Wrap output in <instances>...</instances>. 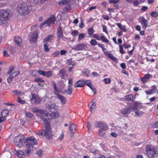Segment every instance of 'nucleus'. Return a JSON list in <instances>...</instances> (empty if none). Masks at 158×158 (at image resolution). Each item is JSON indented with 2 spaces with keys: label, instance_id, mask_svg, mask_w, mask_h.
<instances>
[{
  "label": "nucleus",
  "instance_id": "nucleus-1",
  "mask_svg": "<svg viewBox=\"0 0 158 158\" xmlns=\"http://www.w3.org/2000/svg\"><path fill=\"white\" fill-rule=\"evenodd\" d=\"M31 8L30 5H28L25 3L18 5L17 11L21 15H25L30 12Z\"/></svg>",
  "mask_w": 158,
  "mask_h": 158
},
{
  "label": "nucleus",
  "instance_id": "nucleus-2",
  "mask_svg": "<svg viewBox=\"0 0 158 158\" xmlns=\"http://www.w3.org/2000/svg\"><path fill=\"white\" fill-rule=\"evenodd\" d=\"M9 10H0V25L5 26L7 24L6 21L10 17V15Z\"/></svg>",
  "mask_w": 158,
  "mask_h": 158
},
{
  "label": "nucleus",
  "instance_id": "nucleus-3",
  "mask_svg": "<svg viewBox=\"0 0 158 158\" xmlns=\"http://www.w3.org/2000/svg\"><path fill=\"white\" fill-rule=\"evenodd\" d=\"M40 115V118L43 120L45 125L47 124H50L49 120L51 117V114L43 110Z\"/></svg>",
  "mask_w": 158,
  "mask_h": 158
},
{
  "label": "nucleus",
  "instance_id": "nucleus-4",
  "mask_svg": "<svg viewBox=\"0 0 158 158\" xmlns=\"http://www.w3.org/2000/svg\"><path fill=\"white\" fill-rule=\"evenodd\" d=\"M23 144L27 148H32L33 145L37 144V140L33 136L26 139L24 140Z\"/></svg>",
  "mask_w": 158,
  "mask_h": 158
},
{
  "label": "nucleus",
  "instance_id": "nucleus-5",
  "mask_svg": "<svg viewBox=\"0 0 158 158\" xmlns=\"http://www.w3.org/2000/svg\"><path fill=\"white\" fill-rule=\"evenodd\" d=\"M43 135L46 139L50 140L52 136V132L50 124L45 125V128L43 130Z\"/></svg>",
  "mask_w": 158,
  "mask_h": 158
},
{
  "label": "nucleus",
  "instance_id": "nucleus-6",
  "mask_svg": "<svg viewBox=\"0 0 158 158\" xmlns=\"http://www.w3.org/2000/svg\"><path fill=\"white\" fill-rule=\"evenodd\" d=\"M148 156L149 158H154L158 155V153L156 151L155 147L152 145L148 146L146 148Z\"/></svg>",
  "mask_w": 158,
  "mask_h": 158
},
{
  "label": "nucleus",
  "instance_id": "nucleus-7",
  "mask_svg": "<svg viewBox=\"0 0 158 158\" xmlns=\"http://www.w3.org/2000/svg\"><path fill=\"white\" fill-rule=\"evenodd\" d=\"M56 20V18L55 15H53L51 17L48 18L46 20L40 25V27L41 28L44 26H51L54 24Z\"/></svg>",
  "mask_w": 158,
  "mask_h": 158
},
{
  "label": "nucleus",
  "instance_id": "nucleus-8",
  "mask_svg": "<svg viewBox=\"0 0 158 158\" xmlns=\"http://www.w3.org/2000/svg\"><path fill=\"white\" fill-rule=\"evenodd\" d=\"M24 136L23 135H19L16 137L14 140L15 145L18 147H20L23 144L24 141Z\"/></svg>",
  "mask_w": 158,
  "mask_h": 158
},
{
  "label": "nucleus",
  "instance_id": "nucleus-9",
  "mask_svg": "<svg viewBox=\"0 0 158 158\" xmlns=\"http://www.w3.org/2000/svg\"><path fill=\"white\" fill-rule=\"evenodd\" d=\"M45 105L46 108L52 112H55L57 109V106L55 104L52 102H49L47 103Z\"/></svg>",
  "mask_w": 158,
  "mask_h": 158
},
{
  "label": "nucleus",
  "instance_id": "nucleus-10",
  "mask_svg": "<svg viewBox=\"0 0 158 158\" xmlns=\"http://www.w3.org/2000/svg\"><path fill=\"white\" fill-rule=\"evenodd\" d=\"M87 48V46L83 43L76 45L72 48V49L78 51L82 50Z\"/></svg>",
  "mask_w": 158,
  "mask_h": 158
},
{
  "label": "nucleus",
  "instance_id": "nucleus-11",
  "mask_svg": "<svg viewBox=\"0 0 158 158\" xmlns=\"http://www.w3.org/2000/svg\"><path fill=\"white\" fill-rule=\"evenodd\" d=\"M95 126L102 130H107L108 128L107 124L102 122H96L95 123Z\"/></svg>",
  "mask_w": 158,
  "mask_h": 158
},
{
  "label": "nucleus",
  "instance_id": "nucleus-12",
  "mask_svg": "<svg viewBox=\"0 0 158 158\" xmlns=\"http://www.w3.org/2000/svg\"><path fill=\"white\" fill-rule=\"evenodd\" d=\"M38 38V34L36 32L32 33L29 37V40L31 43H35Z\"/></svg>",
  "mask_w": 158,
  "mask_h": 158
},
{
  "label": "nucleus",
  "instance_id": "nucleus-13",
  "mask_svg": "<svg viewBox=\"0 0 158 158\" xmlns=\"http://www.w3.org/2000/svg\"><path fill=\"white\" fill-rule=\"evenodd\" d=\"M69 0H62L59 2L58 3L59 5H64L67 4V5L65 6V8L68 10H69L70 9L71 6L70 4V3L69 1Z\"/></svg>",
  "mask_w": 158,
  "mask_h": 158
},
{
  "label": "nucleus",
  "instance_id": "nucleus-14",
  "mask_svg": "<svg viewBox=\"0 0 158 158\" xmlns=\"http://www.w3.org/2000/svg\"><path fill=\"white\" fill-rule=\"evenodd\" d=\"M32 102L36 104H39L41 101V99L39 97L32 94V97L31 99Z\"/></svg>",
  "mask_w": 158,
  "mask_h": 158
},
{
  "label": "nucleus",
  "instance_id": "nucleus-15",
  "mask_svg": "<svg viewBox=\"0 0 158 158\" xmlns=\"http://www.w3.org/2000/svg\"><path fill=\"white\" fill-rule=\"evenodd\" d=\"M140 19L141 20L140 23L142 25L143 28L144 30H146L148 25V21L143 17H141Z\"/></svg>",
  "mask_w": 158,
  "mask_h": 158
},
{
  "label": "nucleus",
  "instance_id": "nucleus-16",
  "mask_svg": "<svg viewBox=\"0 0 158 158\" xmlns=\"http://www.w3.org/2000/svg\"><path fill=\"white\" fill-rule=\"evenodd\" d=\"M131 107L123 108L122 110L121 113L123 115L128 117V114L131 112Z\"/></svg>",
  "mask_w": 158,
  "mask_h": 158
},
{
  "label": "nucleus",
  "instance_id": "nucleus-17",
  "mask_svg": "<svg viewBox=\"0 0 158 158\" xmlns=\"http://www.w3.org/2000/svg\"><path fill=\"white\" fill-rule=\"evenodd\" d=\"M76 126L74 124H71L70 123L69 130L70 132V136L71 137L73 136L74 132L73 131V129L74 131H76L77 129L76 128Z\"/></svg>",
  "mask_w": 158,
  "mask_h": 158
},
{
  "label": "nucleus",
  "instance_id": "nucleus-18",
  "mask_svg": "<svg viewBox=\"0 0 158 158\" xmlns=\"http://www.w3.org/2000/svg\"><path fill=\"white\" fill-rule=\"evenodd\" d=\"M57 37L58 38V41H59L60 38L63 37V32L62 28L60 27L57 29Z\"/></svg>",
  "mask_w": 158,
  "mask_h": 158
},
{
  "label": "nucleus",
  "instance_id": "nucleus-19",
  "mask_svg": "<svg viewBox=\"0 0 158 158\" xmlns=\"http://www.w3.org/2000/svg\"><path fill=\"white\" fill-rule=\"evenodd\" d=\"M75 87H82L84 86V80H79L76 82L74 85Z\"/></svg>",
  "mask_w": 158,
  "mask_h": 158
},
{
  "label": "nucleus",
  "instance_id": "nucleus-20",
  "mask_svg": "<svg viewBox=\"0 0 158 158\" xmlns=\"http://www.w3.org/2000/svg\"><path fill=\"white\" fill-rule=\"evenodd\" d=\"M150 77L151 75L149 74H145L143 77L141 78V81L144 84L148 81V79L150 78Z\"/></svg>",
  "mask_w": 158,
  "mask_h": 158
},
{
  "label": "nucleus",
  "instance_id": "nucleus-21",
  "mask_svg": "<svg viewBox=\"0 0 158 158\" xmlns=\"http://www.w3.org/2000/svg\"><path fill=\"white\" fill-rule=\"evenodd\" d=\"M14 41L15 44H17L18 46H20L22 43V39L19 36L15 37V38Z\"/></svg>",
  "mask_w": 158,
  "mask_h": 158
},
{
  "label": "nucleus",
  "instance_id": "nucleus-22",
  "mask_svg": "<svg viewBox=\"0 0 158 158\" xmlns=\"http://www.w3.org/2000/svg\"><path fill=\"white\" fill-rule=\"evenodd\" d=\"M56 95L58 98L60 99L61 103L65 104L66 100V98L62 95L57 94Z\"/></svg>",
  "mask_w": 158,
  "mask_h": 158
},
{
  "label": "nucleus",
  "instance_id": "nucleus-23",
  "mask_svg": "<svg viewBox=\"0 0 158 158\" xmlns=\"http://www.w3.org/2000/svg\"><path fill=\"white\" fill-rule=\"evenodd\" d=\"M104 53L108 56V58H110L114 62L117 61L118 60L112 54L109 53L108 52H104Z\"/></svg>",
  "mask_w": 158,
  "mask_h": 158
},
{
  "label": "nucleus",
  "instance_id": "nucleus-24",
  "mask_svg": "<svg viewBox=\"0 0 158 158\" xmlns=\"http://www.w3.org/2000/svg\"><path fill=\"white\" fill-rule=\"evenodd\" d=\"M135 98L134 95L133 94L126 95L125 97V99L127 101H133Z\"/></svg>",
  "mask_w": 158,
  "mask_h": 158
},
{
  "label": "nucleus",
  "instance_id": "nucleus-25",
  "mask_svg": "<svg viewBox=\"0 0 158 158\" xmlns=\"http://www.w3.org/2000/svg\"><path fill=\"white\" fill-rule=\"evenodd\" d=\"M72 89L71 88V85H69L68 89H65L64 91V93L67 94L71 95L72 94Z\"/></svg>",
  "mask_w": 158,
  "mask_h": 158
},
{
  "label": "nucleus",
  "instance_id": "nucleus-26",
  "mask_svg": "<svg viewBox=\"0 0 158 158\" xmlns=\"http://www.w3.org/2000/svg\"><path fill=\"white\" fill-rule=\"evenodd\" d=\"M16 155L19 158H23L24 157V152L21 150H18L16 152Z\"/></svg>",
  "mask_w": 158,
  "mask_h": 158
},
{
  "label": "nucleus",
  "instance_id": "nucleus-27",
  "mask_svg": "<svg viewBox=\"0 0 158 158\" xmlns=\"http://www.w3.org/2000/svg\"><path fill=\"white\" fill-rule=\"evenodd\" d=\"M9 112L8 110L7 109H5L3 110L1 113V115L2 117L5 118L7 116Z\"/></svg>",
  "mask_w": 158,
  "mask_h": 158
},
{
  "label": "nucleus",
  "instance_id": "nucleus-28",
  "mask_svg": "<svg viewBox=\"0 0 158 158\" xmlns=\"http://www.w3.org/2000/svg\"><path fill=\"white\" fill-rule=\"evenodd\" d=\"M53 37V36L52 35H48L47 37L44 39L43 41L44 42L50 41Z\"/></svg>",
  "mask_w": 158,
  "mask_h": 158
},
{
  "label": "nucleus",
  "instance_id": "nucleus-29",
  "mask_svg": "<svg viewBox=\"0 0 158 158\" xmlns=\"http://www.w3.org/2000/svg\"><path fill=\"white\" fill-rule=\"evenodd\" d=\"M106 130L99 129L98 131L99 136L102 137H103L106 133Z\"/></svg>",
  "mask_w": 158,
  "mask_h": 158
},
{
  "label": "nucleus",
  "instance_id": "nucleus-30",
  "mask_svg": "<svg viewBox=\"0 0 158 158\" xmlns=\"http://www.w3.org/2000/svg\"><path fill=\"white\" fill-rule=\"evenodd\" d=\"M59 74L61 76V78H64V75L66 73V72H65V70L63 69L62 70H61L59 72Z\"/></svg>",
  "mask_w": 158,
  "mask_h": 158
},
{
  "label": "nucleus",
  "instance_id": "nucleus-31",
  "mask_svg": "<svg viewBox=\"0 0 158 158\" xmlns=\"http://www.w3.org/2000/svg\"><path fill=\"white\" fill-rule=\"evenodd\" d=\"M49 44L48 43L44 44V50L46 52H48L49 51V49L48 48V46Z\"/></svg>",
  "mask_w": 158,
  "mask_h": 158
},
{
  "label": "nucleus",
  "instance_id": "nucleus-32",
  "mask_svg": "<svg viewBox=\"0 0 158 158\" xmlns=\"http://www.w3.org/2000/svg\"><path fill=\"white\" fill-rule=\"evenodd\" d=\"M150 15L152 17L155 18L158 16V14L157 12L153 11L151 13Z\"/></svg>",
  "mask_w": 158,
  "mask_h": 158
},
{
  "label": "nucleus",
  "instance_id": "nucleus-33",
  "mask_svg": "<svg viewBox=\"0 0 158 158\" xmlns=\"http://www.w3.org/2000/svg\"><path fill=\"white\" fill-rule=\"evenodd\" d=\"M89 87L94 92V94H95L96 93L97 90L96 88L93 85H91Z\"/></svg>",
  "mask_w": 158,
  "mask_h": 158
},
{
  "label": "nucleus",
  "instance_id": "nucleus-34",
  "mask_svg": "<svg viewBox=\"0 0 158 158\" xmlns=\"http://www.w3.org/2000/svg\"><path fill=\"white\" fill-rule=\"evenodd\" d=\"M100 40H101L103 42L106 43H108L109 42V40L104 36H101Z\"/></svg>",
  "mask_w": 158,
  "mask_h": 158
},
{
  "label": "nucleus",
  "instance_id": "nucleus-35",
  "mask_svg": "<svg viewBox=\"0 0 158 158\" xmlns=\"http://www.w3.org/2000/svg\"><path fill=\"white\" fill-rule=\"evenodd\" d=\"M91 45L92 46H95L96 45L97 42L95 39H92L90 42Z\"/></svg>",
  "mask_w": 158,
  "mask_h": 158
},
{
  "label": "nucleus",
  "instance_id": "nucleus-36",
  "mask_svg": "<svg viewBox=\"0 0 158 158\" xmlns=\"http://www.w3.org/2000/svg\"><path fill=\"white\" fill-rule=\"evenodd\" d=\"M92 84L90 80L84 81V86L86 85L89 87Z\"/></svg>",
  "mask_w": 158,
  "mask_h": 158
},
{
  "label": "nucleus",
  "instance_id": "nucleus-37",
  "mask_svg": "<svg viewBox=\"0 0 158 158\" xmlns=\"http://www.w3.org/2000/svg\"><path fill=\"white\" fill-rule=\"evenodd\" d=\"M34 81L38 82H44V81L43 80L42 78H35Z\"/></svg>",
  "mask_w": 158,
  "mask_h": 158
},
{
  "label": "nucleus",
  "instance_id": "nucleus-38",
  "mask_svg": "<svg viewBox=\"0 0 158 158\" xmlns=\"http://www.w3.org/2000/svg\"><path fill=\"white\" fill-rule=\"evenodd\" d=\"M17 101L19 103L23 104H25L26 102L24 100H22L21 98L20 97H18Z\"/></svg>",
  "mask_w": 158,
  "mask_h": 158
},
{
  "label": "nucleus",
  "instance_id": "nucleus-39",
  "mask_svg": "<svg viewBox=\"0 0 158 158\" xmlns=\"http://www.w3.org/2000/svg\"><path fill=\"white\" fill-rule=\"evenodd\" d=\"M88 34L90 35H92L94 32V30L93 28H89L88 30Z\"/></svg>",
  "mask_w": 158,
  "mask_h": 158
},
{
  "label": "nucleus",
  "instance_id": "nucleus-40",
  "mask_svg": "<svg viewBox=\"0 0 158 158\" xmlns=\"http://www.w3.org/2000/svg\"><path fill=\"white\" fill-rule=\"evenodd\" d=\"M13 92L14 94L17 96L20 95L21 94V92L20 91L16 90H13Z\"/></svg>",
  "mask_w": 158,
  "mask_h": 158
},
{
  "label": "nucleus",
  "instance_id": "nucleus-41",
  "mask_svg": "<svg viewBox=\"0 0 158 158\" xmlns=\"http://www.w3.org/2000/svg\"><path fill=\"white\" fill-rule=\"evenodd\" d=\"M25 115L26 116L30 118H32L33 116V114L29 112H26L25 113Z\"/></svg>",
  "mask_w": 158,
  "mask_h": 158
},
{
  "label": "nucleus",
  "instance_id": "nucleus-42",
  "mask_svg": "<svg viewBox=\"0 0 158 158\" xmlns=\"http://www.w3.org/2000/svg\"><path fill=\"white\" fill-rule=\"evenodd\" d=\"M120 2L119 0H109V3H113L114 4H116Z\"/></svg>",
  "mask_w": 158,
  "mask_h": 158
},
{
  "label": "nucleus",
  "instance_id": "nucleus-43",
  "mask_svg": "<svg viewBox=\"0 0 158 158\" xmlns=\"http://www.w3.org/2000/svg\"><path fill=\"white\" fill-rule=\"evenodd\" d=\"M44 76L47 77H50L52 76V73L51 71L48 72H46V73Z\"/></svg>",
  "mask_w": 158,
  "mask_h": 158
},
{
  "label": "nucleus",
  "instance_id": "nucleus-44",
  "mask_svg": "<svg viewBox=\"0 0 158 158\" xmlns=\"http://www.w3.org/2000/svg\"><path fill=\"white\" fill-rule=\"evenodd\" d=\"M92 104L91 106L90 107V109L91 111H92V110L93 109H95V107L96 106V103L94 101H92Z\"/></svg>",
  "mask_w": 158,
  "mask_h": 158
},
{
  "label": "nucleus",
  "instance_id": "nucleus-45",
  "mask_svg": "<svg viewBox=\"0 0 158 158\" xmlns=\"http://www.w3.org/2000/svg\"><path fill=\"white\" fill-rule=\"evenodd\" d=\"M106 84H109L111 82V80L110 78H105L103 80Z\"/></svg>",
  "mask_w": 158,
  "mask_h": 158
},
{
  "label": "nucleus",
  "instance_id": "nucleus-46",
  "mask_svg": "<svg viewBox=\"0 0 158 158\" xmlns=\"http://www.w3.org/2000/svg\"><path fill=\"white\" fill-rule=\"evenodd\" d=\"M119 48H120L119 52H120L122 54H123L125 53V52L123 50V45H120Z\"/></svg>",
  "mask_w": 158,
  "mask_h": 158
},
{
  "label": "nucleus",
  "instance_id": "nucleus-47",
  "mask_svg": "<svg viewBox=\"0 0 158 158\" xmlns=\"http://www.w3.org/2000/svg\"><path fill=\"white\" fill-rule=\"evenodd\" d=\"M135 113L136 115L139 116L143 114L144 112L143 111H140L139 110H137L135 112Z\"/></svg>",
  "mask_w": 158,
  "mask_h": 158
},
{
  "label": "nucleus",
  "instance_id": "nucleus-48",
  "mask_svg": "<svg viewBox=\"0 0 158 158\" xmlns=\"http://www.w3.org/2000/svg\"><path fill=\"white\" fill-rule=\"evenodd\" d=\"M37 72L40 75H42L44 76L46 73V72L41 70H37Z\"/></svg>",
  "mask_w": 158,
  "mask_h": 158
},
{
  "label": "nucleus",
  "instance_id": "nucleus-49",
  "mask_svg": "<svg viewBox=\"0 0 158 158\" xmlns=\"http://www.w3.org/2000/svg\"><path fill=\"white\" fill-rule=\"evenodd\" d=\"M37 154L39 157H40L43 155V151L41 150H39L37 152Z\"/></svg>",
  "mask_w": 158,
  "mask_h": 158
},
{
  "label": "nucleus",
  "instance_id": "nucleus-50",
  "mask_svg": "<svg viewBox=\"0 0 158 158\" xmlns=\"http://www.w3.org/2000/svg\"><path fill=\"white\" fill-rule=\"evenodd\" d=\"M14 70V66H11L9 68V70L7 72L8 74H10L12 71Z\"/></svg>",
  "mask_w": 158,
  "mask_h": 158
},
{
  "label": "nucleus",
  "instance_id": "nucleus-51",
  "mask_svg": "<svg viewBox=\"0 0 158 158\" xmlns=\"http://www.w3.org/2000/svg\"><path fill=\"white\" fill-rule=\"evenodd\" d=\"M85 35L83 33H81L79 35L78 40H81L85 37Z\"/></svg>",
  "mask_w": 158,
  "mask_h": 158
},
{
  "label": "nucleus",
  "instance_id": "nucleus-52",
  "mask_svg": "<svg viewBox=\"0 0 158 158\" xmlns=\"http://www.w3.org/2000/svg\"><path fill=\"white\" fill-rule=\"evenodd\" d=\"M59 55V52L58 51H56L53 53L52 54V56L53 57H56Z\"/></svg>",
  "mask_w": 158,
  "mask_h": 158
},
{
  "label": "nucleus",
  "instance_id": "nucleus-53",
  "mask_svg": "<svg viewBox=\"0 0 158 158\" xmlns=\"http://www.w3.org/2000/svg\"><path fill=\"white\" fill-rule=\"evenodd\" d=\"M98 45L99 47L101 48H102V50H103L104 52H105V50H106V48H104V45L103 44H98Z\"/></svg>",
  "mask_w": 158,
  "mask_h": 158
},
{
  "label": "nucleus",
  "instance_id": "nucleus-54",
  "mask_svg": "<svg viewBox=\"0 0 158 158\" xmlns=\"http://www.w3.org/2000/svg\"><path fill=\"white\" fill-rule=\"evenodd\" d=\"M52 82L53 84V87L55 89V91L58 92V89L55 83L53 81H52Z\"/></svg>",
  "mask_w": 158,
  "mask_h": 158
},
{
  "label": "nucleus",
  "instance_id": "nucleus-55",
  "mask_svg": "<svg viewBox=\"0 0 158 158\" xmlns=\"http://www.w3.org/2000/svg\"><path fill=\"white\" fill-rule=\"evenodd\" d=\"M78 33V32L77 30H74L72 32L71 34L73 36H75L77 35Z\"/></svg>",
  "mask_w": 158,
  "mask_h": 158
},
{
  "label": "nucleus",
  "instance_id": "nucleus-56",
  "mask_svg": "<svg viewBox=\"0 0 158 158\" xmlns=\"http://www.w3.org/2000/svg\"><path fill=\"white\" fill-rule=\"evenodd\" d=\"M54 113L53 114L54 117L55 118H57L59 116V114L58 112H56V111L55 112H53Z\"/></svg>",
  "mask_w": 158,
  "mask_h": 158
},
{
  "label": "nucleus",
  "instance_id": "nucleus-57",
  "mask_svg": "<svg viewBox=\"0 0 158 158\" xmlns=\"http://www.w3.org/2000/svg\"><path fill=\"white\" fill-rule=\"evenodd\" d=\"M123 46L125 48H128L131 47L130 44L127 45L126 43L123 44Z\"/></svg>",
  "mask_w": 158,
  "mask_h": 158
},
{
  "label": "nucleus",
  "instance_id": "nucleus-58",
  "mask_svg": "<svg viewBox=\"0 0 158 158\" xmlns=\"http://www.w3.org/2000/svg\"><path fill=\"white\" fill-rule=\"evenodd\" d=\"M12 74L14 75V77H15L19 74V72L18 71L16 72H13L12 73Z\"/></svg>",
  "mask_w": 158,
  "mask_h": 158
},
{
  "label": "nucleus",
  "instance_id": "nucleus-59",
  "mask_svg": "<svg viewBox=\"0 0 158 158\" xmlns=\"http://www.w3.org/2000/svg\"><path fill=\"white\" fill-rule=\"evenodd\" d=\"M72 62L73 61L72 59H70L67 60V63L68 65H70L72 64Z\"/></svg>",
  "mask_w": 158,
  "mask_h": 158
},
{
  "label": "nucleus",
  "instance_id": "nucleus-60",
  "mask_svg": "<svg viewBox=\"0 0 158 158\" xmlns=\"http://www.w3.org/2000/svg\"><path fill=\"white\" fill-rule=\"evenodd\" d=\"M67 52V51L64 50H61L60 51V53L61 55L65 54Z\"/></svg>",
  "mask_w": 158,
  "mask_h": 158
},
{
  "label": "nucleus",
  "instance_id": "nucleus-61",
  "mask_svg": "<svg viewBox=\"0 0 158 158\" xmlns=\"http://www.w3.org/2000/svg\"><path fill=\"white\" fill-rule=\"evenodd\" d=\"M121 67L123 69H126V66L125 64L124 63H122L120 64Z\"/></svg>",
  "mask_w": 158,
  "mask_h": 158
},
{
  "label": "nucleus",
  "instance_id": "nucleus-62",
  "mask_svg": "<svg viewBox=\"0 0 158 158\" xmlns=\"http://www.w3.org/2000/svg\"><path fill=\"white\" fill-rule=\"evenodd\" d=\"M68 11V10L64 7L63 8V9L61 10V12L62 13H66Z\"/></svg>",
  "mask_w": 158,
  "mask_h": 158
},
{
  "label": "nucleus",
  "instance_id": "nucleus-63",
  "mask_svg": "<svg viewBox=\"0 0 158 158\" xmlns=\"http://www.w3.org/2000/svg\"><path fill=\"white\" fill-rule=\"evenodd\" d=\"M89 152L92 153H95L96 152V151L94 148H91L89 149Z\"/></svg>",
  "mask_w": 158,
  "mask_h": 158
},
{
  "label": "nucleus",
  "instance_id": "nucleus-64",
  "mask_svg": "<svg viewBox=\"0 0 158 158\" xmlns=\"http://www.w3.org/2000/svg\"><path fill=\"white\" fill-rule=\"evenodd\" d=\"M148 9V7L147 6H142L141 10L143 11H145L147 10Z\"/></svg>",
  "mask_w": 158,
  "mask_h": 158
}]
</instances>
